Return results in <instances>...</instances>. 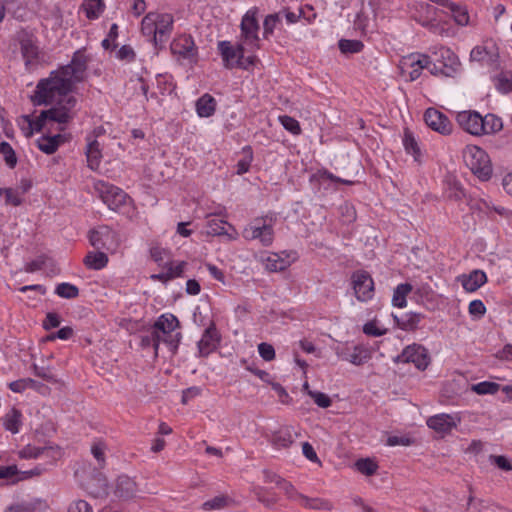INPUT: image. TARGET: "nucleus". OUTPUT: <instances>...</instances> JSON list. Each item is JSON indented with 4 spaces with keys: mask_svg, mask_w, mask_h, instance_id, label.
I'll return each instance as SVG.
<instances>
[{
    "mask_svg": "<svg viewBox=\"0 0 512 512\" xmlns=\"http://www.w3.org/2000/svg\"><path fill=\"white\" fill-rule=\"evenodd\" d=\"M424 120L428 127L440 134L447 135L452 131V124L448 117L434 108L426 110Z\"/></svg>",
    "mask_w": 512,
    "mask_h": 512,
    "instance_id": "15",
    "label": "nucleus"
},
{
    "mask_svg": "<svg viewBox=\"0 0 512 512\" xmlns=\"http://www.w3.org/2000/svg\"><path fill=\"white\" fill-rule=\"evenodd\" d=\"M113 492L116 497L128 500L136 496L138 485L131 477L121 475L115 481Z\"/></svg>",
    "mask_w": 512,
    "mask_h": 512,
    "instance_id": "17",
    "label": "nucleus"
},
{
    "mask_svg": "<svg viewBox=\"0 0 512 512\" xmlns=\"http://www.w3.org/2000/svg\"><path fill=\"white\" fill-rule=\"evenodd\" d=\"M308 395L321 408H327L331 405V399L325 393L317 391H308Z\"/></svg>",
    "mask_w": 512,
    "mask_h": 512,
    "instance_id": "52",
    "label": "nucleus"
},
{
    "mask_svg": "<svg viewBox=\"0 0 512 512\" xmlns=\"http://www.w3.org/2000/svg\"><path fill=\"white\" fill-rule=\"evenodd\" d=\"M490 461L499 469L504 471H512V462L503 455H490Z\"/></svg>",
    "mask_w": 512,
    "mask_h": 512,
    "instance_id": "53",
    "label": "nucleus"
},
{
    "mask_svg": "<svg viewBox=\"0 0 512 512\" xmlns=\"http://www.w3.org/2000/svg\"><path fill=\"white\" fill-rule=\"evenodd\" d=\"M278 119L281 125L293 135H299L301 133L300 124L295 118L288 115H281Z\"/></svg>",
    "mask_w": 512,
    "mask_h": 512,
    "instance_id": "41",
    "label": "nucleus"
},
{
    "mask_svg": "<svg viewBox=\"0 0 512 512\" xmlns=\"http://www.w3.org/2000/svg\"><path fill=\"white\" fill-rule=\"evenodd\" d=\"M281 21V13H273L269 14L265 17L263 23V35L265 38H268L273 34L276 25Z\"/></svg>",
    "mask_w": 512,
    "mask_h": 512,
    "instance_id": "39",
    "label": "nucleus"
},
{
    "mask_svg": "<svg viewBox=\"0 0 512 512\" xmlns=\"http://www.w3.org/2000/svg\"><path fill=\"white\" fill-rule=\"evenodd\" d=\"M186 265L187 263L185 261L177 263L170 262L167 266V273L170 280L182 276Z\"/></svg>",
    "mask_w": 512,
    "mask_h": 512,
    "instance_id": "51",
    "label": "nucleus"
},
{
    "mask_svg": "<svg viewBox=\"0 0 512 512\" xmlns=\"http://www.w3.org/2000/svg\"><path fill=\"white\" fill-rule=\"evenodd\" d=\"M342 360L347 361L353 365L359 366L366 363L370 357V351L363 346H353L346 348L338 353Z\"/></svg>",
    "mask_w": 512,
    "mask_h": 512,
    "instance_id": "18",
    "label": "nucleus"
},
{
    "mask_svg": "<svg viewBox=\"0 0 512 512\" xmlns=\"http://www.w3.org/2000/svg\"><path fill=\"white\" fill-rule=\"evenodd\" d=\"M242 236L248 241L258 240L264 247L270 246L274 241L272 219L255 218L243 229Z\"/></svg>",
    "mask_w": 512,
    "mask_h": 512,
    "instance_id": "5",
    "label": "nucleus"
},
{
    "mask_svg": "<svg viewBox=\"0 0 512 512\" xmlns=\"http://www.w3.org/2000/svg\"><path fill=\"white\" fill-rule=\"evenodd\" d=\"M500 385L495 382L483 381L472 385L471 390L478 395L495 394L498 392Z\"/></svg>",
    "mask_w": 512,
    "mask_h": 512,
    "instance_id": "37",
    "label": "nucleus"
},
{
    "mask_svg": "<svg viewBox=\"0 0 512 512\" xmlns=\"http://www.w3.org/2000/svg\"><path fill=\"white\" fill-rule=\"evenodd\" d=\"M302 452H303V455L311 462H315V463L320 462L314 448L312 447V445L310 443H308V442L302 443Z\"/></svg>",
    "mask_w": 512,
    "mask_h": 512,
    "instance_id": "63",
    "label": "nucleus"
},
{
    "mask_svg": "<svg viewBox=\"0 0 512 512\" xmlns=\"http://www.w3.org/2000/svg\"><path fill=\"white\" fill-rule=\"evenodd\" d=\"M492 209L502 219H505L508 223H512V211L501 205H492Z\"/></svg>",
    "mask_w": 512,
    "mask_h": 512,
    "instance_id": "64",
    "label": "nucleus"
},
{
    "mask_svg": "<svg viewBox=\"0 0 512 512\" xmlns=\"http://www.w3.org/2000/svg\"><path fill=\"white\" fill-rule=\"evenodd\" d=\"M5 201H6V204H10L13 206H19L22 203V197L14 189L8 188V190L6 191V194H5Z\"/></svg>",
    "mask_w": 512,
    "mask_h": 512,
    "instance_id": "61",
    "label": "nucleus"
},
{
    "mask_svg": "<svg viewBox=\"0 0 512 512\" xmlns=\"http://www.w3.org/2000/svg\"><path fill=\"white\" fill-rule=\"evenodd\" d=\"M339 49L343 54H353L360 52L364 45L359 40L341 39L338 43Z\"/></svg>",
    "mask_w": 512,
    "mask_h": 512,
    "instance_id": "38",
    "label": "nucleus"
},
{
    "mask_svg": "<svg viewBox=\"0 0 512 512\" xmlns=\"http://www.w3.org/2000/svg\"><path fill=\"white\" fill-rule=\"evenodd\" d=\"M227 228L234 231L233 226L230 225L229 223H227L226 221L213 218V219L208 220V222H207V231H206V233L208 235H212V236L226 235V236H228V238L230 240L236 239V236L230 234L228 232Z\"/></svg>",
    "mask_w": 512,
    "mask_h": 512,
    "instance_id": "22",
    "label": "nucleus"
},
{
    "mask_svg": "<svg viewBox=\"0 0 512 512\" xmlns=\"http://www.w3.org/2000/svg\"><path fill=\"white\" fill-rule=\"evenodd\" d=\"M423 316L420 313H408L397 319L398 325L403 330H414L418 327Z\"/></svg>",
    "mask_w": 512,
    "mask_h": 512,
    "instance_id": "32",
    "label": "nucleus"
},
{
    "mask_svg": "<svg viewBox=\"0 0 512 512\" xmlns=\"http://www.w3.org/2000/svg\"><path fill=\"white\" fill-rule=\"evenodd\" d=\"M403 145L406 152L411 154L414 159L418 161L420 157V148L413 133L409 129L404 130Z\"/></svg>",
    "mask_w": 512,
    "mask_h": 512,
    "instance_id": "30",
    "label": "nucleus"
},
{
    "mask_svg": "<svg viewBox=\"0 0 512 512\" xmlns=\"http://www.w3.org/2000/svg\"><path fill=\"white\" fill-rule=\"evenodd\" d=\"M399 67L403 75H407L410 81H414L419 78L425 67H429V56L410 54L402 58Z\"/></svg>",
    "mask_w": 512,
    "mask_h": 512,
    "instance_id": "12",
    "label": "nucleus"
},
{
    "mask_svg": "<svg viewBox=\"0 0 512 512\" xmlns=\"http://www.w3.org/2000/svg\"><path fill=\"white\" fill-rule=\"evenodd\" d=\"M450 12L458 25L465 26L469 23V15L465 7L455 4Z\"/></svg>",
    "mask_w": 512,
    "mask_h": 512,
    "instance_id": "42",
    "label": "nucleus"
},
{
    "mask_svg": "<svg viewBox=\"0 0 512 512\" xmlns=\"http://www.w3.org/2000/svg\"><path fill=\"white\" fill-rule=\"evenodd\" d=\"M496 88L502 93L512 91V74H502L496 79Z\"/></svg>",
    "mask_w": 512,
    "mask_h": 512,
    "instance_id": "50",
    "label": "nucleus"
},
{
    "mask_svg": "<svg viewBox=\"0 0 512 512\" xmlns=\"http://www.w3.org/2000/svg\"><path fill=\"white\" fill-rule=\"evenodd\" d=\"M38 148L46 153L53 154L58 148L54 138L50 136H43L37 141Z\"/></svg>",
    "mask_w": 512,
    "mask_h": 512,
    "instance_id": "46",
    "label": "nucleus"
},
{
    "mask_svg": "<svg viewBox=\"0 0 512 512\" xmlns=\"http://www.w3.org/2000/svg\"><path fill=\"white\" fill-rule=\"evenodd\" d=\"M358 471L365 475H373L377 470V464L370 459H360L356 462Z\"/></svg>",
    "mask_w": 512,
    "mask_h": 512,
    "instance_id": "49",
    "label": "nucleus"
},
{
    "mask_svg": "<svg viewBox=\"0 0 512 512\" xmlns=\"http://www.w3.org/2000/svg\"><path fill=\"white\" fill-rule=\"evenodd\" d=\"M457 123L467 133L482 136V116L476 111H461L456 116Z\"/></svg>",
    "mask_w": 512,
    "mask_h": 512,
    "instance_id": "14",
    "label": "nucleus"
},
{
    "mask_svg": "<svg viewBox=\"0 0 512 512\" xmlns=\"http://www.w3.org/2000/svg\"><path fill=\"white\" fill-rule=\"evenodd\" d=\"M220 342V335L212 323L202 334L201 339L198 342L199 355L206 357L216 350Z\"/></svg>",
    "mask_w": 512,
    "mask_h": 512,
    "instance_id": "16",
    "label": "nucleus"
},
{
    "mask_svg": "<svg viewBox=\"0 0 512 512\" xmlns=\"http://www.w3.org/2000/svg\"><path fill=\"white\" fill-rule=\"evenodd\" d=\"M256 15L257 9L248 10L242 17L240 25L241 34L239 41L253 51L260 48L259 24Z\"/></svg>",
    "mask_w": 512,
    "mask_h": 512,
    "instance_id": "6",
    "label": "nucleus"
},
{
    "mask_svg": "<svg viewBox=\"0 0 512 512\" xmlns=\"http://www.w3.org/2000/svg\"><path fill=\"white\" fill-rule=\"evenodd\" d=\"M20 49L25 66L30 69L38 61L39 48L32 38L25 37L20 40Z\"/></svg>",
    "mask_w": 512,
    "mask_h": 512,
    "instance_id": "20",
    "label": "nucleus"
},
{
    "mask_svg": "<svg viewBox=\"0 0 512 512\" xmlns=\"http://www.w3.org/2000/svg\"><path fill=\"white\" fill-rule=\"evenodd\" d=\"M116 57L122 61L132 62L135 59V52L131 46L123 45L117 51Z\"/></svg>",
    "mask_w": 512,
    "mask_h": 512,
    "instance_id": "58",
    "label": "nucleus"
},
{
    "mask_svg": "<svg viewBox=\"0 0 512 512\" xmlns=\"http://www.w3.org/2000/svg\"><path fill=\"white\" fill-rule=\"evenodd\" d=\"M464 162L471 172L481 181L492 176V164L489 155L480 147L469 145L463 151Z\"/></svg>",
    "mask_w": 512,
    "mask_h": 512,
    "instance_id": "3",
    "label": "nucleus"
},
{
    "mask_svg": "<svg viewBox=\"0 0 512 512\" xmlns=\"http://www.w3.org/2000/svg\"><path fill=\"white\" fill-rule=\"evenodd\" d=\"M171 51L183 58H191L196 54V46L190 35H182L171 43Z\"/></svg>",
    "mask_w": 512,
    "mask_h": 512,
    "instance_id": "19",
    "label": "nucleus"
},
{
    "mask_svg": "<svg viewBox=\"0 0 512 512\" xmlns=\"http://www.w3.org/2000/svg\"><path fill=\"white\" fill-rule=\"evenodd\" d=\"M179 326V321L173 314H163L155 321L152 329L154 331V337L159 340V334L162 333L166 338H163V343L168 349L175 353L178 349L181 333L177 332L173 334L175 329Z\"/></svg>",
    "mask_w": 512,
    "mask_h": 512,
    "instance_id": "4",
    "label": "nucleus"
},
{
    "mask_svg": "<svg viewBox=\"0 0 512 512\" xmlns=\"http://www.w3.org/2000/svg\"><path fill=\"white\" fill-rule=\"evenodd\" d=\"M55 293L61 298L74 299L79 295V289L73 284L64 282L57 285Z\"/></svg>",
    "mask_w": 512,
    "mask_h": 512,
    "instance_id": "36",
    "label": "nucleus"
},
{
    "mask_svg": "<svg viewBox=\"0 0 512 512\" xmlns=\"http://www.w3.org/2000/svg\"><path fill=\"white\" fill-rule=\"evenodd\" d=\"M228 500H229V498L227 496L219 495V496L214 497L211 500L204 502L202 505V508L207 511L218 510V509L225 507L226 504L228 503Z\"/></svg>",
    "mask_w": 512,
    "mask_h": 512,
    "instance_id": "45",
    "label": "nucleus"
},
{
    "mask_svg": "<svg viewBox=\"0 0 512 512\" xmlns=\"http://www.w3.org/2000/svg\"><path fill=\"white\" fill-rule=\"evenodd\" d=\"M21 418V412L16 408H12L3 418L5 429L13 434L18 433L22 423Z\"/></svg>",
    "mask_w": 512,
    "mask_h": 512,
    "instance_id": "26",
    "label": "nucleus"
},
{
    "mask_svg": "<svg viewBox=\"0 0 512 512\" xmlns=\"http://www.w3.org/2000/svg\"><path fill=\"white\" fill-rule=\"evenodd\" d=\"M277 487L280 488L289 499L299 503L302 494L296 490L292 483L283 478Z\"/></svg>",
    "mask_w": 512,
    "mask_h": 512,
    "instance_id": "44",
    "label": "nucleus"
},
{
    "mask_svg": "<svg viewBox=\"0 0 512 512\" xmlns=\"http://www.w3.org/2000/svg\"><path fill=\"white\" fill-rule=\"evenodd\" d=\"M483 135L485 134H493L496 133L503 128V123L501 118L497 117L494 114H487L482 117L481 122Z\"/></svg>",
    "mask_w": 512,
    "mask_h": 512,
    "instance_id": "28",
    "label": "nucleus"
},
{
    "mask_svg": "<svg viewBox=\"0 0 512 512\" xmlns=\"http://www.w3.org/2000/svg\"><path fill=\"white\" fill-rule=\"evenodd\" d=\"M258 352L265 361H271L275 358L274 347L268 343H260L258 345Z\"/></svg>",
    "mask_w": 512,
    "mask_h": 512,
    "instance_id": "57",
    "label": "nucleus"
},
{
    "mask_svg": "<svg viewBox=\"0 0 512 512\" xmlns=\"http://www.w3.org/2000/svg\"><path fill=\"white\" fill-rule=\"evenodd\" d=\"M299 504L305 508L315 509V510H331L333 508V504L326 499L323 498H310L302 494L300 497Z\"/></svg>",
    "mask_w": 512,
    "mask_h": 512,
    "instance_id": "27",
    "label": "nucleus"
},
{
    "mask_svg": "<svg viewBox=\"0 0 512 512\" xmlns=\"http://www.w3.org/2000/svg\"><path fill=\"white\" fill-rule=\"evenodd\" d=\"M215 109H216V101L209 94H204L196 102V111L200 117L212 116L215 112Z\"/></svg>",
    "mask_w": 512,
    "mask_h": 512,
    "instance_id": "24",
    "label": "nucleus"
},
{
    "mask_svg": "<svg viewBox=\"0 0 512 512\" xmlns=\"http://www.w3.org/2000/svg\"><path fill=\"white\" fill-rule=\"evenodd\" d=\"M94 189L109 209L114 211L124 206L128 199L127 194L122 189L103 180L95 181Z\"/></svg>",
    "mask_w": 512,
    "mask_h": 512,
    "instance_id": "7",
    "label": "nucleus"
},
{
    "mask_svg": "<svg viewBox=\"0 0 512 512\" xmlns=\"http://www.w3.org/2000/svg\"><path fill=\"white\" fill-rule=\"evenodd\" d=\"M469 313L475 318H481L486 313V307L481 300H473L468 307Z\"/></svg>",
    "mask_w": 512,
    "mask_h": 512,
    "instance_id": "54",
    "label": "nucleus"
},
{
    "mask_svg": "<svg viewBox=\"0 0 512 512\" xmlns=\"http://www.w3.org/2000/svg\"><path fill=\"white\" fill-rule=\"evenodd\" d=\"M489 55L487 49L483 46H476L472 49L470 57L473 61H485Z\"/></svg>",
    "mask_w": 512,
    "mask_h": 512,
    "instance_id": "62",
    "label": "nucleus"
},
{
    "mask_svg": "<svg viewBox=\"0 0 512 512\" xmlns=\"http://www.w3.org/2000/svg\"><path fill=\"white\" fill-rule=\"evenodd\" d=\"M289 261L282 258L279 254L273 253L265 260V267L272 272L283 271L289 266Z\"/></svg>",
    "mask_w": 512,
    "mask_h": 512,
    "instance_id": "31",
    "label": "nucleus"
},
{
    "mask_svg": "<svg viewBox=\"0 0 512 512\" xmlns=\"http://www.w3.org/2000/svg\"><path fill=\"white\" fill-rule=\"evenodd\" d=\"M103 10L102 0H87L85 4L86 16L89 19L97 18Z\"/></svg>",
    "mask_w": 512,
    "mask_h": 512,
    "instance_id": "43",
    "label": "nucleus"
},
{
    "mask_svg": "<svg viewBox=\"0 0 512 512\" xmlns=\"http://www.w3.org/2000/svg\"><path fill=\"white\" fill-rule=\"evenodd\" d=\"M363 332L366 335L379 337L386 333V329L378 327L375 322H368L363 326Z\"/></svg>",
    "mask_w": 512,
    "mask_h": 512,
    "instance_id": "60",
    "label": "nucleus"
},
{
    "mask_svg": "<svg viewBox=\"0 0 512 512\" xmlns=\"http://www.w3.org/2000/svg\"><path fill=\"white\" fill-rule=\"evenodd\" d=\"M412 291V286L409 283L399 284L393 293L392 303L394 306L403 308L407 305L406 297Z\"/></svg>",
    "mask_w": 512,
    "mask_h": 512,
    "instance_id": "29",
    "label": "nucleus"
},
{
    "mask_svg": "<svg viewBox=\"0 0 512 512\" xmlns=\"http://www.w3.org/2000/svg\"><path fill=\"white\" fill-rule=\"evenodd\" d=\"M108 263V256L100 250L89 252L84 258V264L89 269L100 270Z\"/></svg>",
    "mask_w": 512,
    "mask_h": 512,
    "instance_id": "25",
    "label": "nucleus"
},
{
    "mask_svg": "<svg viewBox=\"0 0 512 512\" xmlns=\"http://www.w3.org/2000/svg\"><path fill=\"white\" fill-rule=\"evenodd\" d=\"M0 154L3 156L5 163L9 168L13 169L17 165L18 159L16 153L8 142L2 141L0 143Z\"/></svg>",
    "mask_w": 512,
    "mask_h": 512,
    "instance_id": "33",
    "label": "nucleus"
},
{
    "mask_svg": "<svg viewBox=\"0 0 512 512\" xmlns=\"http://www.w3.org/2000/svg\"><path fill=\"white\" fill-rule=\"evenodd\" d=\"M37 505V501H21L8 506L5 512H35Z\"/></svg>",
    "mask_w": 512,
    "mask_h": 512,
    "instance_id": "40",
    "label": "nucleus"
},
{
    "mask_svg": "<svg viewBox=\"0 0 512 512\" xmlns=\"http://www.w3.org/2000/svg\"><path fill=\"white\" fill-rule=\"evenodd\" d=\"M86 157L89 168H91L92 170L98 169L101 162L102 154L100 144L97 140H88Z\"/></svg>",
    "mask_w": 512,
    "mask_h": 512,
    "instance_id": "23",
    "label": "nucleus"
},
{
    "mask_svg": "<svg viewBox=\"0 0 512 512\" xmlns=\"http://www.w3.org/2000/svg\"><path fill=\"white\" fill-rule=\"evenodd\" d=\"M50 452H54L52 447H32L27 446L21 451V456L23 458H39L43 455H48ZM55 453L59 455V450H55Z\"/></svg>",
    "mask_w": 512,
    "mask_h": 512,
    "instance_id": "35",
    "label": "nucleus"
},
{
    "mask_svg": "<svg viewBox=\"0 0 512 512\" xmlns=\"http://www.w3.org/2000/svg\"><path fill=\"white\" fill-rule=\"evenodd\" d=\"M461 422V417L458 414H436L427 419V426L434 430L436 433L445 435L449 434Z\"/></svg>",
    "mask_w": 512,
    "mask_h": 512,
    "instance_id": "13",
    "label": "nucleus"
},
{
    "mask_svg": "<svg viewBox=\"0 0 512 512\" xmlns=\"http://www.w3.org/2000/svg\"><path fill=\"white\" fill-rule=\"evenodd\" d=\"M174 18L169 13L149 12L141 21L142 34L156 49H161L170 38Z\"/></svg>",
    "mask_w": 512,
    "mask_h": 512,
    "instance_id": "2",
    "label": "nucleus"
},
{
    "mask_svg": "<svg viewBox=\"0 0 512 512\" xmlns=\"http://www.w3.org/2000/svg\"><path fill=\"white\" fill-rule=\"evenodd\" d=\"M425 69H427L433 75H449L448 65L446 63L441 62L439 59H435V62H433L429 58V67H425Z\"/></svg>",
    "mask_w": 512,
    "mask_h": 512,
    "instance_id": "47",
    "label": "nucleus"
},
{
    "mask_svg": "<svg viewBox=\"0 0 512 512\" xmlns=\"http://www.w3.org/2000/svg\"><path fill=\"white\" fill-rule=\"evenodd\" d=\"M34 374L50 383H57L58 380L56 376L52 373L50 367L33 365Z\"/></svg>",
    "mask_w": 512,
    "mask_h": 512,
    "instance_id": "48",
    "label": "nucleus"
},
{
    "mask_svg": "<svg viewBox=\"0 0 512 512\" xmlns=\"http://www.w3.org/2000/svg\"><path fill=\"white\" fill-rule=\"evenodd\" d=\"M278 13H281V19L285 18L288 24H295L302 17L303 11L302 9H298L297 12H294L290 11L287 8H284L280 10Z\"/></svg>",
    "mask_w": 512,
    "mask_h": 512,
    "instance_id": "56",
    "label": "nucleus"
},
{
    "mask_svg": "<svg viewBox=\"0 0 512 512\" xmlns=\"http://www.w3.org/2000/svg\"><path fill=\"white\" fill-rule=\"evenodd\" d=\"M91 453L102 467L105 463V445L102 442L94 443L91 447Z\"/></svg>",
    "mask_w": 512,
    "mask_h": 512,
    "instance_id": "55",
    "label": "nucleus"
},
{
    "mask_svg": "<svg viewBox=\"0 0 512 512\" xmlns=\"http://www.w3.org/2000/svg\"><path fill=\"white\" fill-rule=\"evenodd\" d=\"M396 361L402 363H413L417 369L425 370L430 363V357L425 347L414 343L407 346L397 357Z\"/></svg>",
    "mask_w": 512,
    "mask_h": 512,
    "instance_id": "10",
    "label": "nucleus"
},
{
    "mask_svg": "<svg viewBox=\"0 0 512 512\" xmlns=\"http://www.w3.org/2000/svg\"><path fill=\"white\" fill-rule=\"evenodd\" d=\"M292 442L293 437L288 430H279L272 437V444L277 449L287 448Z\"/></svg>",
    "mask_w": 512,
    "mask_h": 512,
    "instance_id": "34",
    "label": "nucleus"
},
{
    "mask_svg": "<svg viewBox=\"0 0 512 512\" xmlns=\"http://www.w3.org/2000/svg\"><path fill=\"white\" fill-rule=\"evenodd\" d=\"M68 512H93V509L87 501L76 500L70 504Z\"/></svg>",
    "mask_w": 512,
    "mask_h": 512,
    "instance_id": "59",
    "label": "nucleus"
},
{
    "mask_svg": "<svg viewBox=\"0 0 512 512\" xmlns=\"http://www.w3.org/2000/svg\"><path fill=\"white\" fill-rule=\"evenodd\" d=\"M487 281V276L482 270H473L468 275L461 277V284L467 292L478 290Z\"/></svg>",
    "mask_w": 512,
    "mask_h": 512,
    "instance_id": "21",
    "label": "nucleus"
},
{
    "mask_svg": "<svg viewBox=\"0 0 512 512\" xmlns=\"http://www.w3.org/2000/svg\"><path fill=\"white\" fill-rule=\"evenodd\" d=\"M218 49L221 53L224 66L227 69L238 67L245 52H253V50L249 49V47L240 41H238L236 46H232L229 41H221L218 43Z\"/></svg>",
    "mask_w": 512,
    "mask_h": 512,
    "instance_id": "11",
    "label": "nucleus"
},
{
    "mask_svg": "<svg viewBox=\"0 0 512 512\" xmlns=\"http://www.w3.org/2000/svg\"><path fill=\"white\" fill-rule=\"evenodd\" d=\"M89 241L97 250L105 249L111 252L115 251L120 244L118 234L108 226H99L92 230Z\"/></svg>",
    "mask_w": 512,
    "mask_h": 512,
    "instance_id": "8",
    "label": "nucleus"
},
{
    "mask_svg": "<svg viewBox=\"0 0 512 512\" xmlns=\"http://www.w3.org/2000/svg\"><path fill=\"white\" fill-rule=\"evenodd\" d=\"M352 286L356 298L367 302L374 296V281L370 274L363 270L355 271L351 276Z\"/></svg>",
    "mask_w": 512,
    "mask_h": 512,
    "instance_id": "9",
    "label": "nucleus"
},
{
    "mask_svg": "<svg viewBox=\"0 0 512 512\" xmlns=\"http://www.w3.org/2000/svg\"><path fill=\"white\" fill-rule=\"evenodd\" d=\"M86 68L84 57L75 54L68 65L52 71L48 78L37 83L33 102L37 105H47L56 101V104L42 111L35 119L25 117L30 128L29 134L42 131L49 122L63 125L74 117L77 99L70 92L76 83L84 79Z\"/></svg>",
    "mask_w": 512,
    "mask_h": 512,
    "instance_id": "1",
    "label": "nucleus"
}]
</instances>
